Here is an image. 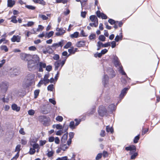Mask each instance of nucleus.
I'll list each match as a JSON object with an SVG mask.
<instances>
[{
  "instance_id": "1",
  "label": "nucleus",
  "mask_w": 160,
  "mask_h": 160,
  "mask_svg": "<svg viewBox=\"0 0 160 160\" xmlns=\"http://www.w3.org/2000/svg\"><path fill=\"white\" fill-rule=\"evenodd\" d=\"M98 112L99 115L102 117L107 116L108 114L106 108L103 105L99 106Z\"/></svg>"
},
{
  "instance_id": "2",
  "label": "nucleus",
  "mask_w": 160,
  "mask_h": 160,
  "mask_svg": "<svg viewBox=\"0 0 160 160\" xmlns=\"http://www.w3.org/2000/svg\"><path fill=\"white\" fill-rule=\"evenodd\" d=\"M20 57L22 60L28 62L32 59V56L30 54L22 53L20 54Z\"/></svg>"
},
{
  "instance_id": "3",
  "label": "nucleus",
  "mask_w": 160,
  "mask_h": 160,
  "mask_svg": "<svg viewBox=\"0 0 160 160\" xmlns=\"http://www.w3.org/2000/svg\"><path fill=\"white\" fill-rule=\"evenodd\" d=\"M74 121L76 122L75 124L74 121H72L70 122L69 124L70 128L72 129L76 128V127L80 124L81 120V119H75Z\"/></svg>"
},
{
  "instance_id": "4",
  "label": "nucleus",
  "mask_w": 160,
  "mask_h": 160,
  "mask_svg": "<svg viewBox=\"0 0 160 160\" xmlns=\"http://www.w3.org/2000/svg\"><path fill=\"white\" fill-rule=\"evenodd\" d=\"M66 62V59H64L62 61L61 60L57 61L55 62V70H57L58 69L59 67L61 66V68L64 65Z\"/></svg>"
},
{
  "instance_id": "5",
  "label": "nucleus",
  "mask_w": 160,
  "mask_h": 160,
  "mask_svg": "<svg viewBox=\"0 0 160 160\" xmlns=\"http://www.w3.org/2000/svg\"><path fill=\"white\" fill-rule=\"evenodd\" d=\"M125 149L127 151H130V154H132L133 152L136 151V147L135 145H132L125 147Z\"/></svg>"
},
{
  "instance_id": "6",
  "label": "nucleus",
  "mask_w": 160,
  "mask_h": 160,
  "mask_svg": "<svg viewBox=\"0 0 160 160\" xmlns=\"http://www.w3.org/2000/svg\"><path fill=\"white\" fill-rule=\"evenodd\" d=\"M31 145L32 146L33 148H30L28 153L30 155H33L36 152L35 149L39 148V145L38 143H35L33 145L31 144Z\"/></svg>"
},
{
  "instance_id": "7",
  "label": "nucleus",
  "mask_w": 160,
  "mask_h": 160,
  "mask_svg": "<svg viewBox=\"0 0 160 160\" xmlns=\"http://www.w3.org/2000/svg\"><path fill=\"white\" fill-rule=\"evenodd\" d=\"M110 43L109 42H107L105 44H103L102 42L100 41H98L97 42V46L98 48L97 50H99L100 49L101 47H107L110 46Z\"/></svg>"
},
{
  "instance_id": "8",
  "label": "nucleus",
  "mask_w": 160,
  "mask_h": 160,
  "mask_svg": "<svg viewBox=\"0 0 160 160\" xmlns=\"http://www.w3.org/2000/svg\"><path fill=\"white\" fill-rule=\"evenodd\" d=\"M35 64L33 61H31V59L28 62V67L29 71H31L33 69Z\"/></svg>"
},
{
  "instance_id": "9",
  "label": "nucleus",
  "mask_w": 160,
  "mask_h": 160,
  "mask_svg": "<svg viewBox=\"0 0 160 160\" xmlns=\"http://www.w3.org/2000/svg\"><path fill=\"white\" fill-rule=\"evenodd\" d=\"M21 39V37L18 35H14L11 38V41L12 42H20Z\"/></svg>"
},
{
  "instance_id": "10",
  "label": "nucleus",
  "mask_w": 160,
  "mask_h": 160,
  "mask_svg": "<svg viewBox=\"0 0 160 160\" xmlns=\"http://www.w3.org/2000/svg\"><path fill=\"white\" fill-rule=\"evenodd\" d=\"M64 40H61L60 42H59L58 43H53L52 47H53L54 48L56 49L59 47L62 48L63 45Z\"/></svg>"
},
{
  "instance_id": "11",
  "label": "nucleus",
  "mask_w": 160,
  "mask_h": 160,
  "mask_svg": "<svg viewBox=\"0 0 160 160\" xmlns=\"http://www.w3.org/2000/svg\"><path fill=\"white\" fill-rule=\"evenodd\" d=\"M39 68L38 71L40 72H43V68H45L46 67V65L45 63L42 62H39L37 64Z\"/></svg>"
},
{
  "instance_id": "12",
  "label": "nucleus",
  "mask_w": 160,
  "mask_h": 160,
  "mask_svg": "<svg viewBox=\"0 0 160 160\" xmlns=\"http://www.w3.org/2000/svg\"><path fill=\"white\" fill-rule=\"evenodd\" d=\"M56 30L58 32L55 34L56 36H57L63 35L65 32V30L63 29L62 28H56Z\"/></svg>"
},
{
  "instance_id": "13",
  "label": "nucleus",
  "mask_w": 160,
  "mask_h": 160,
  "mask_svg": "<svg viewBox=\"0 0 160 160\" xmlns=\"http://www.w3.org/2000/svg\"><path fill=\"white\" fill-rule=\"evenodd\" d=\"M70 144H68V141H67V144L65 143H61L60 145V148L62 150L65 151L67 150Z\"/></svg>"
},
{
  "instance_id": "14",
  "label": "nucleus",
  "mask_w": 160,
  "mask_h": 160,
  "mask_svg": "<svg viewBox=\"0 0 160 160\" xmlns=\"http://www.w3.org/2000/svg\"><path fill=\"white\" fill-rule=\"evenodd\" d=\"M8 88L7 84L6 83L2 82L0 84V89L6 92Z\"/></svg>"
},
{
  "instance_id": "15",
  "label": "nucleus",
  "mask_w": 160,
  "mask_h": 160,
  "mask_svg": "<svg viewBox=\"0 0 160 160\" xmlns=\"http://www.w3.org/2000/svg\"><path fill=\"white\" fill-rule=\"evenodd\" d=\"M78 51L77 48H74L73 47H71L68 50V51L69 53V55L74 54L76 52H78Z\"/></svg>"
},
{
  "instance_id": "16",
  "label": "nucleus",
  "mask_w": 160,
  "mask_h": 160,
  "mask_svg": "<svg viewBox=\"0 0 160 160\" xmlns=\"http://www.w3.org/2000/svg\"><path fill=\"white\" fill-rule=\"evenodd\" d=\"M108 72H109V75L111 78H113L116 76V73L112 68H110L108 70Z\"/></svg>"
},
{
  "instance_id": "17",
  "label": "nucleus",
  "mask_w": 160,
  "mask_h": 160,
  "mask_svg": "<svg viewBox=\"0 0 160 160\" xmlns=\"http://www.w3.org/2000/svg\"><path fill=\"white\" fill-rule=\"evenodd\" d=\"M113 59L114 60L113 63L115 67H117L118 66L120 68V66H121V65L120 62L118 60V58L117 57H114Z\"/></svg>"
},
{
  "instance_id": "18",
  "label": "nucleus",
  "mask_w": 160,
  "mask_h": 160,
  "mask_svg": "<svg viewBox=\"0 0 160 160\" xmlns=\"http://www.w3.org/2000/svg\"><path fill=\"white\" fill-rule=\"evenodd\" d=\"M86 42L84 41H80L78 42L76 44V46L78 48L84 47L86 44Z\"/></svg>"
},
{
  "instance_id": "19",
  "label": "nucleus",
  "mask_w": 160,
  "mask_h": 160,
  "mask_svg": "<svg viewBox=\"0 0 160 160\" xmlns=\"http://www.w3.org/2000/svg\"><path fill=\"white\" fill-rule=\"evenodd\" d=\"M31 60L33 61L35 63H37L40 61V58L38 55H34L32 56Z\"/></svg>"
},
{
  "instance_id": "20",
  "label": "nucleus",
  "mask_w": 160,
  "mask_h": 160,
  "mask_svg": "<svg viewBox=\"0 0 160 160\" xmlns=\"http://www.w3.org/2000/svg\"><path fill=\"white\" fill-rule=\"evenodd\" d=\"M128 88H124L121 91V93L119 95V97L121 98H122L126 94Z\"/></svg>"
},
{
  "instance_id": "21",
  "label": "nucleus",
  "mask_w": 160,
  "mask_h": 160,
  "mask_svg": "<svg viewBox=\"0 0 160 160\" xmlns=\"http://www.w3.org/2000/svg\"><path fill=\"white\" fill-rule=\"evenodd\" d=\"M68 137V133L67 132L64 134L61 139V143H66Z\"/></svg>"
},
{
  "instance_id": "22",
  "label": "nucleus",
  "mask_w": 160,
  "mask_h": 160,
  "mask_svg": "<svg viewBox=\"0 0 160 160\" xmlns=\"http://www.w3.org/2000/svg\"><path fill=\"white\" fill-rule=\"evenodd\" d=\"M121 32L119 34V36L118 35H117L115 38V40L116 42H118L119 40H121L122 39L123 35L122 34V29L120 30Z\"/></svg>"
},
{
  "instance_id": "23",
  "label": "nucleus",
  "mask_w": 160,
  "mask_h": 160,
  "mask_svg": "<svg viewBox=\"0 0 160 160\" xmlns=\"http://www.w3.org/2000/svg\"><path fill=\"white\" fill-rule=\"evenodd\" d=\"M74 135V133L73 132H70L69 133V138L68 140V144H71L72 142V139L73 138Z\"/></svg>"
},
{
  "instance_id": "24",
  "label": "nucleus",
  "mask_w": 160,
  "mask_h": 160,
  "mask_svg": "<svg viewBox=\"0 0 160 160\" xmlns=\"http://www.w3.org/2000/svg\"><path fill=\"white\" fill-rule=\"evenodd\" d=\"M33 1L35 3H39L43 6L46 4V2L43 0H33Z\"/></svg>"
},
{
  "instance_id": "25",
  "label": "nucleus",
  "mask_w": 160,
  "mask_h": 160,
  "mask_svg": "<svg viewBox=\"0 0 160 160\" xmlns=\"http://www.w3.org/2000/svg\"><path fill=\"white\" fill-rule=\"evenodd\" d=\"M15 4V1L12 0H8V6L12 7Z\"/></svg>"
},
{
  "instance_id": "26",
  "label": "nucleus",
  "mask_w": 160,
  "mask_h": 160,
  "mask_svg": "<svg viewBox=\"0 0 160 160\" xmlns=\"http://www.w3.org/2000/svg\"><path fill=\"white\" fill-rule=\"evenodd\" d=\"M12 108L13 110H15L17 112L20 111V107H18L17 105L15 104H13L12 105Z\"/></svg>"
},
{
  "instance_id": "27",
  "label": "nucleus",
  "mask_w": 160,
  "mask_h": 160,
  "mask_svg": "<svg viewBox=\"0 0 160 160\" xmlns=\"http://www.w3.org/2000/svg\"><path fill=\"white\" fill-rule=\"evenodd\" d=\"M106 130L107 132H110L111 133H112L114 132L113 128L112 127H110L109 125L106 126Z\"/></svg>"
},
{
  "instance_id": "28",
  "label": "nucleus",
  "mask_w": 160,
  "mask_h": 160,
  "mask_svg": "<svg viewBox=\"0 0 160 160\" xmlns=\"http://www.w3.org/2000/svg\"><path fill=\"white\" fill-rule=\"evenodd\" d=\"M90 19L92 22H96L98 21V19L95 15H91L90 17Z\"/></svg>"
},
{
  "instance_id": "29",
  "label": "nucleus",
  "mask_w": 160,
  "mask_h": 160,
  "mask_svg": "<svg viewBox=\"0 0 160 160\" xmlns=\"http://www.w3.org/2000/svg\"><path fill=\"white\" fill-rule=\"evenodd\" d=\"M108 109L112 112L114 110L115 108V106L114 104H110L108 106Z\"/></svg>"
},
{
  "instance_id": "30",
  "label": "nucleus",
  "mask_w": 160,
  "mask_h": 160,
  "mask_svg": "<svg viewBox=\"0 0 160 160\" xmlns=\"http://www.w3.org/2000/svg\"><path fill=\"white\" fill-rule=\"evenodd\" d=\"M27 79L29 81H31L32 80L34 79V76L33 74H29L27 76Z\"/></svg>"
},
{
  "instance_id": "31",
  "label": "nucleus",
  "mask_w": 160,
  "mask_h": 160,
  "mask_svg": "<svg viewBox=\"0 0 160 160\" xmlns=\"http://www.w3.org/2000/svg\"><path fill=\"white\" fill-rule=\"evenodd\" d=\"M39 119L41 122H43L44 121L47 119V117L46 116L44 115L40 116L39 117Z\"/></svg>"
},
{
  "instance_id": "32",
  "label": "nucleus",
  "mask_w": 160,
  "mask_h": 160,
  "mask_svg": "<svg viewBox=\"0 0 160 160\" xmlns=\"http://www.w3.org/2000/svg\"><path fill=\"white\" fill-rule=\"evenodd\" d=\"M0 49L2 51H4L5 52L8 51L7 47L6 45H2L0 47Z\"/></svg>"
},
{
  "instance_id": "33",
  "label": "nucleus",
  "mask_w": 160,
  "mask_h": 160,
  "mask_svg": "<svg viewBox=\"0 0 160 160\" xmlns=\"http://www.w3.org/2000/svg\"><path fill=\"white\" fill-rule=\"evenodd\" d=\"M108 80L109 78L108 75H104L102 80V82L104 83L105 84L107 82H108Z\"/></svg>"
},
{
  "instance_id": "34",
  "label": "nucleus",
  "mask_w": 160,
  "mask_h": 160,
  "mask_svg": "<svg viewBox=\"0 0 160 160\" xmlns=\"http://www.w3.org/2000/svg\"><path fill=\"white\" fill-rule=\"evenodd\" d=\"M16 16L13 15L9 19H11V21L14 23H17L18 22V21L16 19Z\"/></svg>"
},
{
  "instance_id": "35",
  "label": "nucleus",
  "mask_w": 160,
  "mask_h": 160,
  "mask_svg": "<svg viewBox=\"0 0 160 160\" xmlns=\"http://www.w3.org/2000/svg\"><path fill=\"white\" fill-rule=\"evenodd\" d=\"M52 128H56L57 129H61L63 128L62 126L60 124H54L52 126Z\"/></svg>"
},
{
  "instance_id": "36",
  "label": "nucleus",
  "mask_w": 160,
  "mask_h": 160,
  "mask_svg": "<svg viewBox=\"0 0 160 160\" xmlns=\"http://www.w3.org/2000/svg\"><path fill=\"white\" fill-rule=\"evenodd\" d=\"M25 7L29 9L32 10H35L36 8V7L30 5H26Z\"/></svg>"
},
{
  "instance_id": "37",
  "label": "nucleus",
  "mask_w": 160,
  "mask_h": 160,
  "mask_svg": "<svg viewBox=\"0 0 160 160\" xmlns=\"http://www.w3.org/2000/svg\"><path fill=\"white\" fill-rule=\"evenodd\" d=\"M72 45V43L71 42H68L63 47V48L65 49H68Z\"/></svg>"
},
{
  "instance_id": "38",
  "label": "nucleus",
  "mask_w": 160,
  "mask_h": 160,
  "mask_svg": "<svg viewBox=\"0 0 160 160\" xmlns=\"http://www.w3.org/2000/svg\"><path fill=\"white\" fill-rule=\"evenodd\" d=\"M79 32H74L73 34L71 35V37L73 38H77L79 35Z\"/></svg>"
},
{
  "instance_id": "39",
  "label": "nucleus",
  "mask_w": 160,
  "mask_h": 160,
  "mask_svg": "<svg viewBox=\"0 0 160 160\" xmlns=\"http://www.w3.org/2000/svg\"><path fill=\"white\" fill-rule=\"evenodd\" d=\"M140 134H139L137 136H136L133 140V142L135 143H136L138 142V140L140 139Z\"/></svg>"
},
{
  "instance_id": "40",
  "label": "nucleus",
  "mask_w": 160,
  "mask_h": 160,
  "mask_svg": "<svg viewBox=\"0 0 160 160\" xmlns=\"http://www.w3.org/2000/svg\"><path fill=\"white\" fill-rule=\"evenodd\" d=\"M98 24V21H96V22H94L90 23H89V25L92 27H97Z\"/></svg>"
},
{
  "instance_id": "41",
  "label": "nucleus",
  "mask_w": 160,
  "mask_h": 160,
  "mask_svg": "<svg viewBox=\"0 0 160 160\" xmlns=\"http://www.w3.org/2000/svg\"><path fill=\"white\" fill-rule=\"evenodd\" d=\"M119 71L122 74L124 75H127L126 73L125 72L123 69V67L122 66H120Z\"/></svg>"
},
{
  "instance_id": "42",
  "label": "nucleus",
  "mask_w": 160,
  "mask_h": 160,
  "mask_svg": "<svg viewBox=\"0 0 160 160\" xmlns=\"http://www.w3.org/2000/svg\"><path fill=\"white\" fill-rule=\"evenodd\" d=\"M56 2L57 3H62L65 4L68 2V0H56Z\"/></svg>"
},
{
  "instance_id": "43",
  "label": "nucleus",
  "mask_w": 160,
  "mask_h": 160,
  "mask_svg": "<svg viewBox=\"0 0 160 160\" xmlns=\"http://www.w3.org/2000/svg\"><path fill=\"white\" fill-rule=\"evenodd\" d=\"M131 155V156L130 157V159H135L136 157L138 156V153L135 152H133V153Z\"/></svg>"
},
{
  "instance_id": "44",
  "label": "nucleus",
  "mask_w": 160,
  "mask_h": 160,
  "mask_svg": "<svg viewBox=\"0 0 160 160\" xmlns=\"http://www.w3.org/2000/svg\"><path fill=\"white\" fill-rule=\"evenodd\" d=\"M40 90L39 89L36 90L34 91V98H36L39 95Z\"/></svg>"
},
{
  "instance_id": "45",
  "label": "nucleus",
  "mask_w": 160,
  "mask_h": 160,
  "mask_svg": "<svg viewBox=\"0 0 160 160\" xmlns=\"http://www.w3.org/2000/svg\"><path fill=\"white\" fill-rule=\"evenodd\" d=\"M56 119L57 121H58L61 122L63 120V118L61 116H58L57 117H56Z\"/></svg>"
},
{
  "instance_id": "46",
  "label": "nucleus",
  "mask_w": 160,
  "mask_h": 160,
  "mask_svg": "<svg viewBox=\"0 0 160 160\" xmlns=\"http://www.w3.org/2000/svg\"><path fill=\"white\" fill-rule=\"evenodd\" d=\"M90 40L95 39H96V35L94 34H91L89 37Z\"/></svg>"
},
{
  "instance_id": "47",
  "label": "nucleus",
  "mask_w": 160,
  "mask_h": 160,
  "mask_svg": "<svg viewBox=\"0 0 160 160\" xmlns=\"http://www.w3.org/2000/svg\"><path fill=\"white\" fill-rule=\"evenodd\" d=\"M48 90V91H52L53 89V84H50L48 85L47 87Z\"/></svg>"
},
{
  "instance_id": "48",
  "label": "nucleus",
  "mask_w": 160,
  "mask_h": 160,
  "mask_svg": "<svg viewBox=\"0 0 160 160\" xmlns=\"http://www.w3.org/2000/svg\"><path fill=\"white\" fill-rule=\"evenodd\" d=\"M99 39L102 41H104L105 40L106 38L103 35H101L99 36Z\"/></svg>"
},
{
  "instance_id": "49",
  "label": "nucleus",
  "mask_w": 160,
  "mask_h": 160,
  "mask_svg": "<svg viewBox=\"0 0 160 160\" xmlns=\"http://www.w3.org/2000/svg\"><path fill=\"white\" fill-rule=\"evenodd\" d=\"M68 53L67 51H64L62 53V55L63 56H66L65 59H66L68 57V56H69V54L68 55Z\"/></svg>"
},
{
  "instance_id": "50",
  "label": "nucleus",
  "mask_w": 160,
  "mask_h": 160,
  "mask_svg": "<svg viewBox=\"0 0 160 160\" xmlns=\"http://www.w3.org/2000/svg\"><path fill=\"white\" fill-rule=\"evenodd\" d=\"M21 145L20 144H18V145L16 148H15V152H17V151L18 152H19L20 151V150H21Z\"/></svg>"
},
{
  "instance_id": "51",
  "label": "nucleus",
  "mask_w": 160,
  "mask_h": 160,
  "mask_svg": "<svg viewBox=\"0 0 160 160\" xmlns=\"http://www.w3.org/2000/svg\"><path fill=\"white\" fill-rule=\"evenodd\" d=\"M102 154L101 153H98L95 159L96 160H98L100 159L102 157Z\"/></svg>"
},
{
  "instance_id": "52",
  "label": "nucleus",
  "mask_w": 160,
  "mask_h": 160,
  "mask_svg": "<svg viewBox=\"0 0 160 160\" xmlns=\"http://www.w3.org/2000/svg\"><path fill=\"white\" fill-rule=\"evenodd\" d=\"M108 22L111 25H113L115 24L116 22V21H115L114 20L112 19H109L108 20Z\"/></svg>"
},
{
  "instance_id": "53",
  "label": "nucleus",
  "mask_w": 160,
  "mask_h": 160,
  "mask_svg": "<svg viewBox=\"0 0 160 160\" xmlns=\"http://www.w3.org/2000/svg\"><path fill=\"white\" fill-rule=\"evenodd\" d=\"M28 113L30 115H33L35 113V111L31 109L28 111Z\"/></svg>"
},
{
  "instance_id": "54",
  "label": "nucleus",
  "mask_w": 160,
  "mask_h": 160,
  "mask_svg": "<svg viewBox=\"0 0 160 160\" xmlns=\"http://www.w3.org/2000/svg\"><path fill=\"white\" fill-rule=\"evenodd\" d=\"M54 34V32L52 31H51L50 32L48 33L47 35V37L49 38L52 36Z\"/></svg>"
},
{
  "instance_id": "55",
  "label": "nucleus",
  "mask_w": 160,
  "mask_h": 160,
  "mask_svg": "<svg viewBox=\"0 0 160 160\" xmlns=\"http://www.w3.org/2000/svg\"><path fill=\"white\" fill-rule=\"evenodd\" d=\"M29 50L31 51H35L36 50L37 48L34 46H31L29 47Z\"/></svg>"
},
{
  "instance_id": "56",
  "label": "nucleus",
  "mask_w": 160,
  "mask_h": 160,
  "mask_svg": "<svg viewBox=\"0 0 160 160\" xmlns=\"http://www.w3.org/2000/svg\"><path fill=\"white\" fill-rule=\"evenodd\" d=\"M53 59L56 60H59L58 59H59L60 57L57 54H55L53 56Z\"/></svg>"
},
{
  "instance_id": "57",
  "label": "nucleus",
  "mask_w": 160,
  "mask_h": 160,
  "mask_svg": "<svg viewBox=\"0 0 160 160\" xmlns=\"http://www.w3.org/2000/svg\"><path fill=\"white\" fill-rule=\"evenodd\" d=\"M102 155L103 157L104 158L106 157H108V154L107 152L106 151H103L102 152Z\"/></svg>"
},
{
  "instance_id": "58",
  "label": "nucleus",
  "mask_w": 160,
  "mask_h": 160,
  "mask_svg": "<svg viewBox=\"0 0 160 160\" xmlns=\"http://www.w3.org/2000/svg\"><path fill=\"white\" fill-rule=\"evenodd\" d=\"M47 141L45 140H40V146H42L46 144Z\"/></svg>"
},
{
  "instance_id": "59",
  "label": "nucleus",
  "mask_w": 160,
  "mask_h": 160,
  "mask_svg": "<svg viewBox=\"0 0 160 160\" xmlns=\"http://www.w3.org/2000/svg\"><path fill=\"white\" fill-rule=\"evenodd\" d=\"M19 132L22 135H25L26 134L24 131V129L23 128H20L19 131Z\"/></svg>"
},
{
  "instance_id": "60",
  "label": "nucleus",
  "mask_w": 160,
  "mask_h": 160,
  "mask_svg": "<svg viewBox=\"0 0 160 160\" xmlns=\"http://www.w3.org/2000/svg\"><path fill=\"white\" fill-rule=\"evenodd\" d=\"M54 152L53 151H49L47 153V156L48 157H51L53 155Z\"/></svg>"
},
{
  "instance_id": "61",
  "label": "nucleus",
  "mask_w": 160,
  "mask_h": 160,
  "mask_svg": "<svg viewBox=\"0 0 160 160\" xmlns=\"http://www.w3.org/2000/svg\"><path fill=\"white\" fill-rule=\"evenodd\" d=\"M96 14L98 18H100L102 15V13H101L100 11L98 10L96 12Z\"/></svg>"
},
{
  "instance_id": "62",
  "label": "nucleus",
  "mask_w": 160,
  "mask_h": 160,
  "mask_svg": "<svg viewBox=\"0 0 160 160\" xmlns=\"http://www.w3.org/2000/svg\"><path fill=\"white\" fill-rule=\"evenodd\" d=\"M106 133L104 130H102L100 133V135L102 137H104L105 136Z\"/></svg>"
},
{
  "instance_id": "63",
  "label": "nucleus",
  "mask_w": 160,
  "mask_h": 160,
  "mask_svg": "<svg viewBox=\"0 0 160 160\" xmlns=\"http://www.w3.org/2000/svg\"><path fill=\"white\" fill-rule=\"evenodd\" d=\"M54 141L56 144H59L60 143V140L58 137H56L54 138Z\"/></svg>"
},
{
  "instance_id": "64",
  "label": "nucleus",
  "mask_w": 160,
  "mask_h": 160,
  "mask_svg": "<svg viewBox=\"0 0 160 160\" xmlns=\"http://www.w3.org/2000/svg\"><path fill=\"white\" fill-rule=\"evenodd\" d=\"M148 129L146 128L145 129H144L143 128L142 129V135H143L145 133H146L148 131Z\"/></svg>"
}]
</instances>
